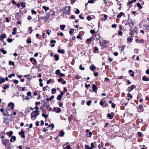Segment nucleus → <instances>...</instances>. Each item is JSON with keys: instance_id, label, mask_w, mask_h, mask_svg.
Masks as SVG:
<instances>
[{"instance_id": "f257e3e1", "label": "nucleus", "mask_w": 149, "mask_h": 149, "mask_svg": "<svg viewBox=\"0 0 149 149\" xmlns=\"http://www.w3.org/2000/svg\"><path fill=\"white\" fill-rule=\"evenodd\" d=\"M39 115V112H37L36 111H33L31 114V119L34 120L36 118L37 116Z\"/></svg>"}, {"instance_id": "f03ea898", "label": "nucleus", "mask_w": 149, "mask_h": 149, "mask_svg": "<svg viewBox=\"0 0 149 149\" xmlns=\"http://www.w3.org/2000/svg\"><path fill=\"white\" fill-rule=\"evenodd\" d=\"M70 9L71 7L70 6H66L65 8V9L63 10V12L66 15H70Z\"/></svg>"}, {"instance_id": "7ed1b4c3", "label": "nucleus", "mask_w": 149, "mask_h": 149, "mask_svg": "<svg viewBox=\"0 0 149 149\" xmlns=\"http://www.w3.org/2000/svg\"><path fill=\"white\" fill-rule=\"evenodd\" d=\"M11 117L10 115L7 116L6 118H4V123L5 124H8L9 122L11 121Z\"/></svg>"}, {"instance_id": "20e7f679", "label": "nucleus", "mask_w": 149, "mask_h": 149, "mask_svg": "<svg viewBox=\"0 0 149 149\" xmlns=\"http://www.w3.org/2000/svg\"><path fill=\"white\" fill-rule=\"evenodd\" d=\"M107 43V42L105 41L104 40L103 41L101 42H100V45L102 47H106V44Z\"/></svg>"}, {"instance_id": "39448f33", "label": "nucleus", "mask_w": 149, "mask_h": 149, "mask_svg": "<svg viewBox=\"0 0 149 149\" xmlns=\"http://www.w3.org/2000/svg\"><path fill=\"white\" fill-rule=\"evenodd\" d=\"M2 141L3 142V143L6 146L7 144L9 142L8 139H4Z\"/></svg>"}, {"instance_id": "423d86ee", "label": "nucleus", "mask_w": 149, "mask_h": 149, "mask_svg": "<svg viewBox=\"0 0 149 149\" xmlns=\"http://www.w3.org/2000/svg\"><path fill=\"white\" fill-rule=\"evenodd\" d=\"M16 137L15 136H12L11 139H10V141L11 142H14L16 140Z\"/></svg>"}, {"instance_id": "0eeeda50", "label": "nucleus", "mask_w": 149, "mask_h": 149, "mask_svg": "<svg viewBox=\"0 0 149 149\" xmlns=\"http://www.w3.org/2000/svg\"><path fill=\"white\" fill-rule=\"evenodd\" d=\"M30 60L33 64H34L36 61L35 59L33 57L31 58L30 59Z\"/></svg>"}, {"instance_id": "6e6552de", "label": "nucleus", "mask_w": 149, "mask_h": 149, "mask_svg": "<svg viewBox=\"0 0 149 149\" xmlns=\"http://www.w3.org/2000/svg\"><path fill=\"white\" fill-rule=\"evenodd\" d=\"M131 88L130 87H128L129 89V91L130 92L131 91H132L133 90V89L135 88H136L135 86V85H132L131 86Z\"/></svg>"}, {"instance_id": "1a4fd4ad", "label": "nucleus", "mask_w": 149, "mask_h": 149, "mask_svg": "<svg viewBox=\"0 0 149 149\" xmlns=\"http://www.w3.org/2000/svg\"><path fill=\"white\" fill-rule=\"evenodd\" d=\"M40 18L42 19H44V20L45 22H46L47 21L48 19V17L47 16H45V17H40Z\"/></svg>"}, {"instance_id": "9d476101", "label": "nucleus", "mask_w": 149, "mask_h": 149, "mask_svg": "<svg viewBox=\"0 0 149 149\" xmlns=\"http://www.w3.org/2000/svg\"><path fill=\"white\" fill-rule=\"evenodd\" d=\"M5 81V80L2 77H0V84H2Z\"/></svg>"}, {"instance_id": "9b49d317", "label": "nucleus", "mask_w": 149, "mask_h": 149, "mask_svg": "<svg viewBox=\"0 0 149 149\" xmlns=\"http://www.w3.org/2000/svg\"><path fill=\"white\" fill-rule=\"evenodd\" d=\"M92 87H93V89L94 91H95L97 90V87L95 84H93V85Z\"/></svg>"}, {"instance_id": "f8f14e48", "label": "nucleus", "mask_w": 149, "mask_h": 149, "mask_svg": "<svg viewBox=\"0 0 149 149\" xmlns=\"http://www.w3.org/2000/svg\"><path fill=\"white\" fill-rule=\"evenodd\" d=\"M8 106L10 107L12 109H13L14 107V104L12 102H10L8 104Z\"/></svg>"}, {"instance_id": "ddd939ff", "label": "nucleus", "mask_w": 149, "mask_h": 149, "mask_svg": "<svg viewBox=\"0 0 149 149\" xmlns=\"http://www.w3.org/2000/svg\"><path fill=\"white\" fill-rule=\"evenodd\" d=\"M142 80L143 81H148L149 80V79L147 78L146 76H144L143 77Z\"/></svg>"}, {"instance_id": "4468645a", "label": "nucleus", "mask_w": 149, "mask_h": 149, "mask_svg": "<svg viewBox=\"0 0 149 149\" xmlns=\"http://www.w3.org/2000/svg\"><path fill=\"white\" fill-rule=\"evenodd\" d=\"M13 132L12 131H10L6 133L7 135L9 136V137H10L13 134Z\"/></svg>"}, {"instance_id": "2eb2a0df", "label": "nucleus", "mask_w": 149, "mask_h": 149, "mask_svg": "<svg viewBox=\"0 0 149 149\" xmlns=\"http://www.w3.org/2000/svg\"><path fill=\"white\" fill-rule=\"evenodd\" d=\"M107 116L108 118L111 119H113V115L110 113L108 114H107Z\"/></svg>"}, {"instance_id": "dca6fc26", "label": "nucleus", "mask_w": 149, "mask_h": 149, "mask_svg": "<svg viewBox=\"0 0 149 149\" xmlns=\"http://www.w3.org/2000/svg\"><path fill=\"white\" fill-rule=\"evenodd\" d=\"M95 69V67L93 65H92L90 67V69L92 71H93Z\"/></svg>"}, {"instance_id": "f3484780", "label": "nucleus", "mask_w": 149, "mask_h": 149, "mask_svg": "<svg viewBox=\"0 0 149 149\" xmlns=\"http://www.w3.org/2000/svg\"><path fill=\"white\" fill-rule=\"evenodd\" d=\"M9 88V85L8 84H6L4 85L3 86V89L6 90L8 88Z\"/></svg>"}, {"instance_id": "a211bd4d", "label": "nucleus", "mask_w": 149, "mask_h": 149, "mask_svg": "<svg viewBox=\"0 0 149 149\" xmlns=\"http://www.w3.org/2000/svg\"><path fill=\"white\" fill-rule=\"evenodd\" d=\"M54 97V95H52L50 98L47 97V101H51Z\"/></svg>"}, {"instance_id": "6ab92c4d", "label": "nucleus", "mask_w": 149, "mask_h": 149, "mask_svg": "<svg viewBox=\"0 0 149 149\" xmlns=\"http://www.w3.org/2000/svg\"><path fill=\"white\" fill-rule=\"evenodd\" d=\"M129 72L130 73V74L131 77L134 76V72L132 70H130L129 71Z\"/></svg>"}, {"instance_id": "aec40b11", "label": "nucleus", "mask_w": 149, "mask_h": 149, "mask_svg": "<svg viewBox=\"0 0 149 149\" xmlns=\"http://www.w3.org/2000/svg\"><path fill=\"white\" fill-rule=\"evenodd\" d=\"M17 28L14 27L13 29V30L12 33L13 35H15L16 33Z\"/></svg>"}, {"instance_id": "412c9836", "label": "nucleus", "mask_w": 149, "mask_h": 149, "mask_svg": "<svg viewBox=\"0 0 149 149\" xmlns=\"http://www.w3.org/2000/svg\"><path fill=\"white\" fill-rule=\"evenodd\" d=\"M132 37V36H131L130 38H128L127 39V41H128L129 43H131L132 42V40H133Z\"/></svg>"}, {"instance_id": "4be33fe9", "label": "nucleus", "mask_w": 149, "mask_h": 149, "mask_svg": "<svg viewBox=\"0 0 149 149\" xmlns=\"http://www.w3.org/2000/svg\"><path fill=\"white\" fill-rule=\"evenodd\" d=\"M58 52L59 53L63 54L65 52V50L64 49H59L58 50Z\"/></svg>"}, {"instance_id": "5701e85b", "label": "nucleus", "mask_w": 149, "mask_h": 149, "mask_svg": "<svg viewBox=\"0 0 149 149\" xmlns=\"http://www.w3.org/2000/svg\"><path fill=\"white\" fill-rule=\"evenodd\" d=\"M54 58H55V60L56 61H58L59 59V57L58 56L56 55H55L54 56Z\"/></svg>"}, {"instance_id": "b1692460", "label": "nucleus", "mask_w": 149, "mask_h": 149, "mask_svg": "<svg viewBox=\"0 0 149 149\" xmlns=\"http://www.w3.org/2000/svg\"><path fill=\"white\" fill-rule=\"evenodd\" d=\"M21 132L22 134L21 135L22 137L23 138H25V136L24 135V132L22 130L21 131Z\"/></svg>"}, {"instance_id": "393cba45", "label": "nucleus", "mask_w": 149, "mask_h": 149, "mask_svg": "<svg viewBox=\"0 0 149 149\" xmlns=\"http://www.w3.org/2000/svg\"><path fill=\"white\" fill-rule=\"evenodd\" d=\"M123 13L122 12H120L119 14L117 16V17L118 18H121L122 16Z\"/></svg>"}, {"instance_id": "a878e982", "label": "nucleus", "mask_w": 149, "mask_h": 149, "mask_svg": "<svg viewBox=\"0 0 149 149\" xmlns=\"http://www.w3.org/2000/svg\"><path fill=\"white\" fill-rule=\"evenodd\" d=\"M56 92V90L55 88H52V93L54 94Z\"/></svg>"}, {"instance_id": "bb28decb", "label": "nucleus", "mask_w": 149, "mask_h": 149, "mask_svg": "<svg viewBox=\"0 0 149 149\" xmlns=\"http://www.w3.org/2000/svg\"><path fill=\"white\" fill-rule=\"evenodd\" d=\"M0 51L3 54H6L7 53V52L6 50H4L3 49H1Z\"/></svg>"}, {"instance_id": "cd10ccee", "label": "nucleus", "mask_w": 149, "mask_h": 149, "mask_svg": "<svg viewBox=\"0 0 149 149\" xmlns=\"http://www.w3.org/2000/svg\"><path fill=\"white\" fill-rule=\"evenodd\" d=\"M60 136H63L64 135L65 133L63 131H60Z\"/></svg>"}, {"instance_id": "c85d7f7f", "label": "nucleus", "mask_w": 149, "mask_h": 149, "mask_svg": "<svg viewBox=\"0 0 149 149\" xmlns=\"http://www.w3.org/2000/svg\"><path fill=\"white\" fill-rule=\"evenodd\" d=\"M42 116L45 118H47L48 117V116L47 115L45 114L44 113H42Z\"/></svg>"}, {"instance_id": "c756f323", "label": "nucleus", "mask_w": 149, "mask_h": 149, "mask_svg": "<svg viewBox=\"0 0 149 149\" xmlns=\"http://www.w3.org/2000/svg\"><path fill=\"white\" fill-rule=\"evenodd\" d=\"M26 42L28 44H30L31 42V39L30 38H28L26 40Z\"/></svg>"}, {"instance_id": "7c9ffc66", "label": "nucleus", "mask_w": 149, "mask_h": 149, "mask_svg": "<svg viewBox=\"0 0 149 149\" xmlns=\"http://www.w3.org/2000/svg\"><path fill=\"white\" fill-rule=\"evenodd\" d=\"M65 25H60V28L62 30H64L65 28Z\"/></svg>"}, {"instance_id": "2f4dec72", "label": "nucleus", "mask_w": 149, "mask_h": 149, "mask_svg": "<svg viewBox=\"0 0 149 149\" xmlns=\"http://www.w3.org/2000/svg\"><path fill=\"white\" fill-rule=\"evenodd\" d=\"M62 97L61 95H58L57 97V100L59 101H60Z\"/></svg>"}, {"instance_id": "473e14b6", "label": "nucleus", "mask_w": 149, "mask_h": 149, "mask_svg": "<svg viewBox=\"0 0 149 149\" xmlns=\"http://www.w3.org/2000/svg\"><path fill=\"white\" fill-rule=\"evenodd\" d=\"M144 27H145V28H144V29H146L147 30L149 29V26L147 24H146L144 25Z\"/></svg>"}, {"instance_id": "72a5a7b5", "label": "nucleus", "mask_w": 149, "mask_h": 149, "mask_svg": "<svg viewBox=\"0 0 149 149\" xmlns=\"http://www.w3.org/2000/svg\"><path fill=\"white\" fill-rule=\"evenodd\" d=\"M92 135V133L91 132H89L88 134H87L86 135H87L88 137H91V135Z\"/></svg>"}, {"instance_id": "f704fd0d", "label": "nucleus", "mask_w": 149, "mask_h": 149, "mask_svg": "<svg viewBox=\"0 0 149 149\" xmlns=\"http://www.w3.org/2000/svg\"><path fill=\"white\" fill-rule=\"evenodd\" d=\"M42 8L45 10V11L48 10L49 9L48 7H46L45 6H43Z\"/></svg>"}, {"instance_id": "c9c22d12", "label": "nucleus", "mask_w": 149, "mask_h": 149, "mask_svg": "<svg viewBox=\"0 0 149 149\" xmlns=\"http://www.w3.org/2000/svg\"><path fill=\"white\" fill-rule=\"evenodd\" d=\"M94 50L95 52L96 53H98V48L97 47H94Z\"/></svg>"}, {"instance_id": "e433bc0d", "label": "nucleus", "mask_w": 149, "mask_h": 149, "mask_svg": "<svg viewBox=\"0 0 149 149\" xmlns=\"http://www.w3.org/2000/svg\"><path fill=\"white\" fill-rule=\"evenodd\" d=\"M0 37L3 38H6V36L5 34H2L1 35Z\"/></svg>"}, {"instance_id": "4c0bfd02", "label": "nucleus", "mask_w": 149, "mask_h": 149, "mask_svg": "<svg viewBox=\"0 0 149 149\" xmlns=\"http://www.w3.org/2000/svg\"><path fill=\"white\" fill-rule=\"evenodd\" d=\"M91 102H92L91 101H90V100L88 101L87 102V105L88 106H90L91 105Z\"/></svg>"}, {"instance_id": "58836bf2", "label": "nucleus", "mask_w": 149, "mask_h": 149, "mask_svg": "<svg viewBox=\"0 0 149 149\" xmlns=\"http://www.w3.org/2000/svg\"><path fill=\"white\" fill-rule=\"evenodd\" d=\"M46 105L45 104V107L46 108V109H47L49 107V103L47 102L46 104Z\"/></svg>"}, {"instance_id": "ea45409f", "label": "nucleus", "mask_w": 149, "mask_h": 149, "mask_svg": "<svg viewBox=\"0 0 149 149\" xmlns=\"http://www.w3.org/2000/svg\"><path fill=\"white\" fill-rule=\"evenodd\" d=\"M29 33H31L33 31V29H32L31 27H29Z\"/></svg>"}, {"instance_id": "a19ab883", "label": "nucleus", "mask_w": 149, "mask_h": 149, "mask_svg": "<svg viewBox=\"0 0 149 149\" xmlns=\"http://www.w3.org/2000/svg\"><path fill=\"white\" fill-rule=\"evenodd\" d=\"M137 6L139 7L140 9H141L142 8V6L139 3H138L137 4Z\"/></svg>"}, {"instance_id": "79ce46f5", "label": "nucleus", "mask_w": 149, "mask_h": 149, "mask_svg": "<svg viewBox=\"0 0 149 149\" xmlns=\"http://www.w3.org/2000/svg\"><path fill=\"white\" fill-rule=\"evenodd\" d=\"M15 74L14 73H12V74H10L8 76V77L9 78H11L12 77L15 76Z\"/></svg>"}, {"instance_id": "37998d69", "label": "nucleus", "mask_w": 149, "mask_h": 149, "mask_svg": "<svg viewBox=\"0 0 149 149\" xmlns=\"http://www.w3.org/2000/svg\"><path fill=\"white\" fill-rule=\"evenodd\" d=\"M57 110L56 111V112L57 113H59L61 112V110L60 108H57Z\"/></svg>"}, {"instance_id": "c03bdc74", "label": "nucleus", "mask_w": 149, "mask_h": 149, "mask_svg": "<svg viewBox=\"0 0 149 149\" xmlns=\"http://www.w3.org/2000/svg\"><path fill=\"white\" fill-rule=\"evenodd\" d=\"M20 5L21 7H22V8H24L25 7V5L24 3L23 2H21Z\"/></svg>"}, {"instance_id": "a18cd8bd", "label": "nucleus", "mask_w": 149, "mask_h": 149, "mask_svg": "<svg viewBox=\"0 0 149 149\" xmlns=\"http://www.w3.org/2000/svg\"><path fill=\"white\" fill-rule=\"evenodd\" d=\"M49 127H52V130H53L54 128V125L53 124H52L51 125H49Z\"/></svg>"}, {"instance_id": "49530a36", "label": "nucleus", "mask_w": 149, "mask_h": 149, "mask_svg": "<svg viewBox=\"0 0 149 149\" xmlns=\"http://www.w3.org/2000/svg\"><path fill=\"white\" fill-rule=\"evenodd\" d=\"M9 64L10 65H12L13 66L14 65V63L13 62H12L11 61H10L9 62Z\"/></svg>"}, {"instance_id": "de8ad7c7", "label": "nucleus", "mask_w": 149, "mask_h": 149, "mask_svg": "<svg viewBox=\"0 0 149 149\" xmlns=\"http://www.w3.org/2000/svg\"><path fill=\"white\" fill-rule=\"evenodd\" d=\"M79 69L81 70H84V68L83 67L82 65H81L79 66Z\"/></svg>"}, {"instance_id": "09e8293b", "label": "nucleus", "mask_w": 149, "mask_h": 149, "mask_svg": "<svg viewBox=\"0 0 149 149\" xmlns=\"http://www.w3.org/2000/svg\"><path fill=\"white\" fill-rule=\"evenodd\" d=\"M57 104L59 105V106L60 107H62L63 106V104L62 103H60V102H58Z\"/></svg>"}, {"instance_id": "8fccbe9b", "label": "nucleus", "mask_w": 149, "mask_h": 149, "mask_svg": "<svg viewBox=\"0 0 149 149\" xmlns=\"http://www.w3.org/2000/svg\"><path fill=\"white\" fill-rule=\"evenodd\" d=\"M51 30H48L47 32V34L48 35V36H49L51 32Z\"/></svg>"}, {"instance_id": "3c124183", "label": "nucleus", "mask_w": 149, "mask_h": 149, "mask_svg": "<svg viewBox=\"0 0 149 149\" xmlns=\"http://www.w3.org/2000/svg\"><path fill=\"white\" fill-rule=\"evenodd\" d=\"M10 43L12 42L13 41V40L11 38H8L7 40Z\"/></svg>"}, {"instance_id": "603ef678", "label": "nucleus", "mask_w": 149, "mask_h": 149, "mask_svg": "<svg viewBox=\"0 0 149 149\" xmlns=\"http://www.w3.org/2000/svg\"><path fill=\"white\" fill-rule=\"evenodd\" d=\"M35 109H36V110L35 111H36L37 112H39V111H38V107L36 106L35 107Z\"/></svg>"}, {"instance_id": "864d4df0", "label": "nucleus", "mask_w": 149, "mask_h": 149, "mask_svg": "<svg viewBox=\"0 0 149 149\" xmlns=\"http://www.w3.org/2000/svg\"><path fill=\"white\" fill-rule=\"evenodd\" d=\"M60 70H56V74H60Z\"/></svg>"}, {"instance_id": "5fc2aeb1", "label": "nucleus", "mask_w": 149, "mask_h": 149, "mask_svg": "<svg viewBox=\"0 0 149 149\" xmlns=\"http://www.w3.org/2000/svg\"><path fill=\"white\" fill-rule=\"evenodd\" d=\"M31 12L33 14L35 15L37 13V12L34 10H32Z\"/></svg>"}, {"instance_id": "6e6d98bb", "label": "nucleus", "mask_w": 149, "mask_h": 149, "mask_svg": "<svg viewBox=\"0 0 149 149\" xmlns=\"http://www.w3.org/2000/svg\"><path fill=\"white\" fill-rule=\"evenodd\" d=\"M27 96H30L31 95V93L30 91L28 92V93H27Z\"/></svg>"}, {"instance_id": "4d7b16f0", "label": "nucleus", "mask_w": 149, "mask_h": 149, "mask_svg": "<svg viewBox=\"0 0 149 149\" xmlns=\"http://www.w3.org/2000/svg\"><path fill=\"white\" fill-rule=\"evenodd\" d=\"M31 97H29V96H27L26 97V98L25 99H23V100H24L25 99H26L27 100H28L29 99L31 98Z\"/></svg>"}, {"instance_id": "13d9d810", "label": "nucleus", "mask_w": 149, "mask_h": 149, "mask_svg": "<svg viewBox=\"0 0 149 149\" xmlns=\"http://www.w3.org/2000/svg\"><path fill=\"white\" fill-rule=\"evenodd\" d=\"M65 148L66 149H71V147L69 145L66 146L65 147Z\"/></svg>"}, {"instance_id": "bf43d9fd", "label": "nucleus", "mask_w": 149, "mask_h": 149, "mask_svg": "<svg viewBox=\"0 0 149 149\" xmlns=\"http://www.w3.org/2000/svg\"><path fill=\"white\" fill-rule=\"evenodd\" d=\"M79 12H80V11H79V9H76V11L75 12V13L76 14H78L79 13Z\"/></svg>"}, {"instance_id": "052dcab7", "label": "nucleus", "mask_w": 149, "mask_h": 149, "mask_svg": "<svg viewBox=\"0 0 149 149\" xmlns=\"http://www.w3.org/2000/svg\"><path fill=\"white\" fill-rule=\"evenodd\" d=\"M94 75L95 77L97 76L98 75V73L97 72H94Z\"/></svg>"}, {"instance_id": "680f3d73", "label": "nucleus", "mask_w": 149, "mask_h": 149, "mask_svg": "<svg viewBox=\"0 0 149 149\" xmlns=\"http://www.w3.org/2000/svg\"><path fill=\"white\" fill-rule=\"evenodd\" d=\"M127 96L128 97H130L131 98H132V96L129 93H127Z\"/></svg>"}, {"instance_id": "e2e57ef3", "label": "nucleus", "mask_w": 149, "mask_h": 149, "mask_svg": "<svg viewBox=\"0 0 149 149\" xmlns=\"http://www.w3.org/2000/svg\"><path fill=\"white\" fill-rule=\"evenodd\" d=\"M95 32V31L93 30H90V33L92 34H93Z\"/></svg>"}, {"instance_id": "0e129e2a", "label": "nucleus", "mask_w": 149, "mask_h": 149, "mask_svg": "<svg viewBox=\"0 0 149 149\" xmlns=\"http://www.w3.org/2000/svg\"><path fill=\"white\" fill-rule=\"evenodd\" d=\"M87 19L88 20L90 21L92 19V18L90 16H88Z\"/></svg>"}, {"instance_id": "69168bd1", "label": "nucleus", "mask_w": 149, "mask_h": 149, "mask_svg": "<svg viewBox=\"0 0 149 149\" xmlns=\"http://www.w3.org/2000/svg\"><path fill=\"white\" fill-rule=\"evenodd\" d=\"M111 107L113 108H114L116 107V105L113 103H112L111 104Z\"/></svg>"}, {"instance_id": "338daca9", "label": "nucleus", "mask_w": 149, "mask_h": 149, "mask_svg": "<svg viewBox=\"0 0 149 149\" xmlns=\"http://www.w3.org/2000/svg\"><path fill=\"white\" fill-rule=\"evenodd\" d=\"M116 26L117 25L115 24H113L111 25L112 27L113 28H115Z\"/></svg>"}, {"instance_id": "774afa93", "label": "nucleus", "mask_w": 149, "mask_h": 149, "mask_svg": "<svg viewBox=\"0 0 149 149\" xmlns=\"http://www.w3.org/2000/svg\"><path fill=\"white\" fill-rule=\"evenodd\" d=\"M90 147H89V146L88 145H86L85 146V148L86 149H88Z\"/></svg>"}]
</instances>
